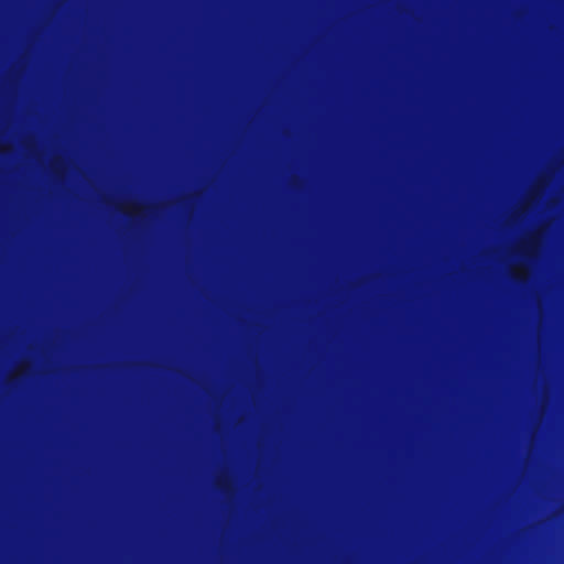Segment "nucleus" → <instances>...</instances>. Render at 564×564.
Wrapping results in <instances>:
<instances>
[{
  "instance_id": "nucleus-1",
  "label": "nucleus",
  "mask_w": 564,
  "mask_h": 564,
  "mask_svg": "<svg viewBox=\"0 0 564 564\" xmlns=\"http://www.w3.org/2000/svg\"><path fill=\"white\" fill-rule=\"evenodd\" d=\"M58 8H265L272 12V224H282V2H58Z\"/></svg>"
},
{
  "instance_id": "nucleus-2",
  "label": "nucleus",
  "mask_w": 564,
  "mask_h": 564,
  "mask_svg": "<svg viewBox=\"0 0 564 564\" xmlns=\"http://www.w3.org/2000/svg\"><path fill=\"white\" fill-rule=\"evenodd\" d=\"M296 8H506V2H284V40L286 14Z\"/></svg>"
}]
</instances>
